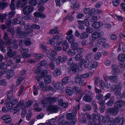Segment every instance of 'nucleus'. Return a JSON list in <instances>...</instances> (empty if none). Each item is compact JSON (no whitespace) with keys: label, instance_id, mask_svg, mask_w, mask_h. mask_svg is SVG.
Segmentation results:
<instances>
[{"label":"nucleus","instance_id":"nucleus-1","mask_svg":"<svg viewBox=\"0 0 125 125\" xmlns=\"http://www.w3.org/2000/svg\"><path fill=\"white\" fill-rule=\"evenodd\" d=\"M33 102L31 100H29L27 102L21 100L20 101L17 105L13 108V110L15 112L19 111L21 109L22 110H26L32 104Z\"/></svg>","mask_w":125,"mask_h":125},{"label":"nucleus","instance_id":"nucleus-2","mask_svg":"<svg viewBox=\"0 0 125 125\" xmlns=\"http://www.w3.org/2000/svg\"><path fill=\"white\" fill-rule=\"evenodd\" d=\"M57 54L56 51L50 49L48 50L46 55L50 59V60L52 62L54 61L56 59V63L58 65L60 64V62H61V57L59 56L56 59V57L55 55H56Z\"/></svg>","mask_w":125,"mask_h":125},{"label":"nucleus","instance_id":"nucleus-3","mask_svg":"<svg viewBox=\"0 0 125 125\" xmlns=\"http://www.w3.org/2000/svg\"><path fill=\"white\" fill-rule=\"evenodd\" d=\"M122 85L120 84H113L112 86L111 90V91H114L115 95H120V91L122 88Z\"/></svg>","mask_w":125,"mask_h":125},{"label":"nucleus","instance_id":"nucleus-4","mask_svg":"<svg viewBox=\"0 0 125 125\" xmlns=\"http://www.w3.org/2000/svg\"><path fill=\"white\" fill-rule=\"evenodd\" d=\"M79 71L78 67L77 65L75 64H73L70 68L68 69V72L70 74L73 73L75 74H77Z\"/></svg>","mask_w":125,"mask_h":125},{"label":"nucleus","instance_id":"nucleus-5","mask_svg":"<svg viewBox=\"0 0 125 125\" xmlns=\"http://www.w3.org/2000/svg\"><path fill=\"white\" fill-rule=\"evenodd\" d=\"M34 10V8L32 6H28L25 7L23 11L24 14L27 15L31 13Z\"/></svg>","mask_w":125,"mask_h":125},{"label":"nucleus","instance_id":"nucleus-6","mask_svg":"<svg viewBox=\"0 0 125 125\" xmlns=\"http://www.w3.org/2000/svg\"><path fill=\"white\" fill-rule=\"evenodd\" d=\"M113 120L110 118L109 115H105L102 119L103 122L104 124L107 123L108 125H112L113 123Z\"/></svg>","mask_w":125,"mask_h":125},{"label":"nucleus","instance_id":"nucleus-7","mask_svg":"<svg viewBox=\"0 0 125 125\" xmlns=\"http://www.w3.org/2000/svg\"><path fill=\"white\" fill-rule=\"evenodd\" d=\"M20 50L21 53L23 57L24 58H27L31 56L30 54H27L28 51L27 49H24L21 47L20 49Z\"/></svg>","mask_w":125,"mask_h":125},{"label":"nucleus","instance_id":"nucleus-8","mask_svg":"<svg viewBox=\"0 0 125 125\" xmlns=\"http://www.w3.org/2000/svg\"><path fill=\"white\" fill-rule=\"evenodd\" d=\"M106 111L108 113L111 114L113 115H115L118 113L119 110L117 108L115 107L114 106V108H110L107 109H106Z\"/></svg>","mask_w":125,"mask_h":125},{"label":"nucleus","instance_id":"nucleus-9","mask_svg":"<svg viewBox=\"0 0 125 125\" xmlns=\"http://www.w3.org/2000/svg\"><path fill=\"white\" fill-rule=\"evenodd\" d=\"M125 105V102L123 101H118L115 102V106L119 110L121 108L124 107Z\"/></svg>","mask_w":125,"mask_h":125},{"label":"nucleus","instance_id":"nucleus-10","mask_svg":"<svg viewBox=\"0 0 125 125\" xmlns=\"http://www.w3.org/2000/svg\"><path fill=\"white\" fill-rule=\"evenodd\" d=\"M58 106L54 105L49 106L47 108V110L52 113H56L58 112Z\"/></svg>","mask_w":125,"mask_h":125},{"label":"nucleus","instance_id":"nucleus-11","mask_svg":"<svg viewBox=\"0 0 125 125\" xmlns=\"http://www.w3.org/2000/svg\"><path fill=\"white\" fill-rule=\"evenodd\" d=\"M124 120V119L123 117L117 116L115 118L114 120L115 123L118 124V125H122Z\"/></svg>","mask_w":125,"mask_h":125},{"label":"nucleus","instance_id":"nucleus-12","mask_svg":"<svg viewBox=\"0 0 125 125\" xmlns=\"http://www.w3.org/2000/svg\"><path fill=\"white\" fill-rule=\"evenodd\" d=\"M2 119L3 120L4 123H9L11 121L10 116L9 115H4L2 116Z\"/></svg>","mask_w":125,"mask_h":125},{"label":"nucleus","instance_id":"nucleus-13","mask_svg":"<svg viewBox=\"0 0 125 125\" xmlns=\"http://www.w3.org/2000/svg\"><path fill=\"white\" fill-rule=\"evenodd\" d=\"M16 35L18 38H24L27 36L28 34L27 33H25V31H21L17 32Z\"/></svg>","mask_w":125,"mask_h":125},{"label":"nucleus","instance_id":"nucleus-14","mask_svg":"<svg viewBox=\"0 0 125 125\" xmlns=\"http://www.w3.org/2000/svg\"><path fill=\"white\" fill-rule=\"evenodd\" d=\"M41 104H43L45 108L46 107L50 104L49 97H46L43 98L41 101Z\"/></svg>","mask_w":125,"mask_h":125},{"label":"nucleus","instance_id":"nucleus-15","mask_svg":"<svg viewBox=\"0 0 125 125\" xmlns=\"http://www.w3.org/2000/svg\"><path fill=\"white\" fill-rule=\"evenodd\" d=\"M33 57H35V59L37 61H39L42 59L44 56L43 54H37V53H34L32 54Z\"/></svg>","mask_w":125,"mask_h":125},{"label":"nucleus","instance_id":"nucleus-16","mask_svg":"<svg viewBox=\"0 0 125 125\" xmlns=\"http://www.w3.org/2000/svg\"><path fill=\"white\" fill-rule=\"evenodd\" d=\"M118 60L121 62L125 61V54L122 53L119 54L117 57Z\"/></svg>","mask_w":125,"mask_h":125},{"label":"nucleus","instance_id":"nucleus-17","mask_svg":"<svg viewBox=\"0 0 125 125\" xmlns=\"http://www.w3.org/2000/svg\"><path fill=\"white\" fill-rule=\"evenodd\" d=\"M112 70L114 73L118 74L119 72V70L118 66L115 64L112 65Z\"/></svg>","mask_w":125,"mask_h":125},{"label":"nucleus","instance_id":"nucleus-18","mask_svg":"<svg viewBox=\"0 0 125 125\" xmlns=\"http://www.w3.org/2000/svg\"><path fill=\"white\" fill-rule=\"evenodd\" d=\"M118 79V77L115 76H109L108 78V79L111 82L113 83H117Z\"/></svg>","mask_w":125,"mask_h":125},{"label":"nucleus","instance_id":"nucleus-19","mask_svg":"<svg viewBox=\"0 0 125 125\" xmlns=\"http://www.w3.org/2000/svg\"><path fill=\"white\" fill-rule=\"evenodd\" d=\"M24 27L25 31V32L27 34L28 33H31L33 32V30L31 28L30 25H24Z\"/></svg>","mask_w":125,"mask_h":125},{"label":"nucleus","instance_id":"nucleus-20","mask_svg":"<svg viewBox=\"0 0 125 125\" xmlns=\"http://www.w3.org/2000/svg\"><path fill=\"white\" fill-rule=\"evenodd\" d=\"M62 72L61 70L58 69H55L53 73V75L56 77L59 76L61 74Z\"/></svg>","mask_w":125,"mask_h":125},{"label":"nucleus","instance_id":"nucleus-21","mask_svg":"<svg viewBox=\"0 0 125 125\" xmlns=\"http://www.w3.org/2000/svg\"><path fill=\"white\" fill-rule=\"evenodd\" d=\"M71 3L70 4L71 7L74 9L77 8L78 7V4L77 1L75 0H71Z\"/></svg>","mask_w":125,"mask_h":125},{"label":"nucleus","instance_id":"nucleus-22","mask_svg":"<svg viewBox=\"0 0 125 125\" xmlns=\"http://www.w3.org/2000/svg\"><path fill=\"white\" fill-rule=\"evenodd\" d=\"M100 114L99 113H96V114H93L92 115V120L94 123L96 122L97 120L100 117Z\"/></svg>","mask_w":125,"mask_h":125},{"label":"nucleus","instance_id":"nucleus-23","mask_svg":"<svg viewBox=\"0 0 125 125\" xmlns=\"http://www.w3.org/2000/svg\"><path fill=\"white\" fill-rule=\"evenodd\" d=\"M59 32L57 30V27L55 26L52 28V29L49 31V34H58L59 33Z\"/></svg>","mask_w":125,"mask_h":125},{"label":"nucleus","instance_id":"nucleus-24","mask_svg":"<svg viewBox=\"0 0 125 125\" xmlns=\"http://www.w3.org/2000/svg\"><path fill=\"white\" fill-rule=\"evenodd\" d=\"M83 99L84 101L87 102H90L92 101L93 99L90 96L85 94L83 97Z\"/></svg>","mask_w":125,"mask_h":125},{"label":"nucleus","instance_id":"nucleus-25","mask_svg":"<svg viewBox=\"0 0 125 125\" xmlns=\"http://www.w3.org/2000/svg\"><path fill=\"white\" fill-rule=\"evenodd\" d=\"M115 98L114 96H112L109 100L106 103V105L109 106L112 105L115 102Z\"/></svg>","mask_w":125,"mask_h":125},{"label":"nucleus","instance_id":"nucleus-26","mask_svg":"<svg viewBox=\"0 0 125 125\" xmlns=\"http://www.w3.org/2000/svg\"><path fill=\"white\" fill-rule=\"evenodd\" d=\"M98 65L97 62L95 61H92L90 64V67L89 68L90 70H91L92 68H96Z\"/></svg>","mask_w":125,"mask_h":125},{"label":"nucleus","instance_id":"nucleus-27","mask_svg":"<svg viewBox=\"0 0 125 125\" xmlns=\"http://www.w3.org/2000/svg\"><path fill=\"white\" fill-rule=\"evenodd\" d=\"M52 77L50 75H48L44 78V81L46 84H49L51 82Z\"/></svg>","mask_w":125,"mask_h":125},{"label":"nucleus","instance_id":"nucleus-28","mask_svg":"<svg viewBox=\"0 0 125 125\" xmlns=\"http://www.w3.org/2000/svg\"><path fill=\"white\" fill-rule=\"evenodd\" d=\"M75 116L76 115L73 113H69L67 114L66 117L68 120H73V121L74 119H75Z\"/></svg>","mask_w":125,"mask_h":125},{"label":"nucleus","instance_id":"nucleus-29","mask_svg":"<svg viewBox=\"0 0 125 125\" xmlns=\"http://www.w3.org/2000/svg\"><path fill=\"white\" fill-rule=\"evenodd\" d=\"M92 25L95 28H98L102 25L103 23L101 22H96L93 23Z\"/></svg>","mask_w":125,"mask_h":125},{"label":"nucleus","instance_id":"nucleus-30","mask_svg":"<svg viewBox=\"0 0 125 125\" xmlns=\"http://www.w3.org/2000/svg\"><path fill=\"white\" fill-rule=\"evenodd\" d=\"M5 66V64L4 63H1L0 64V69L1 71V72L2 74H4L6 71V69L4 67Z\"/></svg>","mask_w":125,"mask_h":125},{"label":"nucleus","instance_id":"nucleus-31","mask_svg":"<svg viewBox=\"0 0 125 125\" xmlns=\"http://www.w3.org/2000/svg\"><path fill=\"white\" fill-rule=\"evenodd\" d=\"M77 121L76 119H74L73 121L70 123L68 121L65 122L63 123L62 124L60 125H74L75 123Z\"/></svg>","mask_w":125,"mask_h":125},{"label":"nucleus","instance_id":"nucleus-32","mask_svg":"<svg viewBox=\"0 0 125 125\" xmlns=\"http://www.w3.org/2000/svg\"><path fill=\"white\" fill-rule=\"evenodd\" d=\"M14 72L12 70H9L7 72L6 76L8 78H10L13 75Z\"/></svg>","mask_w":125,"mask_h":125},{"label":"nucleus","instance_id":"nucleus-33","mask_svg":"<svg viewBox=\"0 0 125 125\" xmlns=\"http://www.w3.org/2000/svg\"><path fill=\"white\" fill-rule=\"evenodd\" d=\"M100 34L97 32H94L92 33V36L93 38L96 39L100 37Z\"/></svg>","mask_w":125,"mask_h":125},{"label":"nucleus","instance_id":"nucleus-34","mask_svg":"<svg viewBox=\"0 0 125 125\" xmlns=\"http://www.w3.org/2000/svg\"><path fill=\"white\" fill-rule=\"evenodd\" d=\"M74 93L77 94L81 92L82 90L79 88L76 87H74L72 89Z\"/></svg>","mask_w":125,"mask_h":125},{"label":"nucleus","instance_id":"nucleus-35","mask_svg":"<svg viewBox=\"0 0 125 125\" xmlns=\"http://www.w3.org/2000/svg\"><path fill=\"white\" fill-rule=\"evenodd\" d=\"M62 87L63 86L60 82H58L54 84V87L57 89H61Z\"/></svg>","mask_w":125,"mask_h":125},{"label":"nucleus","instance_id":"nucleus-36","mask_svg":"<svg viewBox=\"0 0 125 125\" xmlns=\"http://www.w3.org/2000/svg\"><path fill=\"white\" fill-rule=\"evenodd\" d=\"M9 5L8 3L0 2V8L1 9L3 10L6 7L8 6Z\"/></svg>","mask_w":125,"mask_h":125},{"label":"nucleus","instance_id":"nucleus-37","mask_svg":"<svg viewBox=\"0 0 125 125\" xmlns=\"http://www.w3.org/2000/svg\"><path fill=\"white\" fill-rule=\"evenodd\" d=\"M71 44V47L73 49L77 50L79 47V45L77 42H74Z\"/></svg>","mask_w":125,"mask_h":125},{"label":"nucleus","instance_id":"nucleus-38","mask_svg":"<svg viewBox=\"0 0 125 125\" xmlns=\"http://www.w3.org/2000/svg\"><path fill=\"white\" fill-rule=\"evenodd\" d=\"M89 34L86 32H84L81 33L80 35V38L81 39H83L87 38Z\"/></svg>","mask_w":125,"mask_h":125},{"label":"nucleus","instance_id":"nucleus-39","mask_svg":"<svg viewBox=\"0 0 125 125\" xmlns=\"http://www.w3.org/2000/svg\"><path fill=\"white\" fill-rule=\"evenodd\" d=\"M38 1L36 0H30L29 4L30 6H35L38 4Z\"/></svg>","mask_w":125,"mask_h":125},{"label":"nucleus","instance_id":"nucleus-40","mask_svg":"<svg viewBox=\"0 0 125 125\" xmlns=\"http://www.w3.org/2000/svg\"><path fill=\"white\" fill-rule=\"evenodd\" d=\"M106 40L105 38H101L97 40V42L100 44L103 45L106 42Z\"/></svg>","mask_w":125,"mask_h":125},{"label":"nucleus","instance_id":"nucleus-41","mask_svg":"<svg viewBox=\"0 0 125 125\" xmlns=\"http://www.w3.org/2000/svg\"><path fill=\"white\" fill-rule=\"evenodd\" d=\"M99 87L101 89H103L105 88V84L103 80H101L99 81Z\"/></svg>","mask_w":125,"mask_h":125},{"label":"nucleus","instance_id":"nucleus-42","mask_svg":"<svg viewBox=\"0 0 125 125\" xmlns=\"http://www.w3.org/2000/svg\"><path fill=\"white\" fill-rule=\"evenodd\" d=\"M8 14L7 13H5L4 14H1L0 15V18L1 21L2 22H4V19H5L8 16Z\"/></svg>","mask_w":125,"mask_h":125},{"label":"nucleus","instance_id":"nucleus-43","mask_svg":"<svg viewBox=\"0 0 125 125\" xmlns=\"http://www.w3.org/2000/svg\"><path fill=\"white\" fill-rule=\"evenodd\" d=\"M24 42L25 44L27 46L30 45L31 43L30 39L29 38H25L24 41Z\"/></svg>","mask_w":125,"mask_h":125},{"label":"nucleus","instance_id":"nucleus-44","mask_svg":"<svg viewBox=\"0 0 125 125\" xmlns=\"http://www.w3.org/2000/svg\"><path fill=\"white\" fill-rule=\"evenodd\" d=\"M67 52L68 54L71 56H73L76 54L75 51L73 49L68 50L67 51Z\"/></svg>","mask_w":125,"mask_h":125},{"label":"nucleus","instance_id":"nucleus-45","mask_svg":"<svg viewBox=\"0 0 125 125\" xmlns=\"http://www.w3.org/2000/svg\"><path fill=\"white\" fill-rule=\"evenodd\" d=\"M89 62L88 59H86L84 61L83 65L84 67L85 68H88L89 66Z\"/></svg>","mask_w":125,"mask_h":125},{"label":"nucleus","instance_id":"nucleus-46","mask_svg":"<svg viewBox=\"0 0 125 125\" xmlns=\"http://www.w3.org/2000/svg\"><path fill=\"white\" fill-rule=\"evenodd\" d=\"M82 54H77L75 56V59L76 61H79L82 59Z\"/></svg>","mask_w":125,"mask_h":125},{"label":"nucleus","instance_id":"nucleus-47","mask_svg":"<svg viewBox=\"0 0 125 125\" xmlns=\"http://www.w3.org/2000/svg\"><path fill=\"white\" fill-rule=\"evenodd\" d=\"M17 54V53L15 51H13L8 53V56L10 58L14 56H15Z\"/></svg>","mask_w":125,"mask_h":125},{"label":"nucleus","instance_id":"nucleus-48","mask_svg":"<svg viewBox=\"0 0 125 125\" xmlns=\"http://www.w3.org/2000/svg\"><path fill=\"white\" fill-rule=\"evenodd\" d=\"M88 19L87 17H85L84 20L83 21V24H84L85 26L87 27L89 26L90 24V23L88 20Z\"/></svg>","mask_w":125,"mask_h":125},{"label":"nucleus","instance_id":"nucleus-49","mask_svg":"<svg viewBox=\"0 0 125 125\" xmlns=\"http://www.w3.org/2000/svg\"><path fill=\"white\" fill-rule=\"evenodd\" d=\"M49 97L50 104L55 102L58 100V99L57 98L52 97Z\"/></svg>","mask_w":125,"mask_h":125},{"label":"nucleus","instance_id":"nucleus-50","mask_svg":"<svg viewBox=\"0 0 125 125\" xmlns=\"http://www.w3.org/2000/svg\"><path fill=\"white\" fill-rule=\"evenodd\" d=\"M39 64L42 66H45L46 68H47L48 65L47 62L46 61L42 60L41 61Z\"/></svg>","mask_w":125,"mask_h":125},{"label":"nucleus","instance_id":"nucleus-51","mask_svg":"<svg viewBox=\"0 0 125 125\" xmlns=\"http://www.w3.org/2000/svg\"><path fill=\"white\" fill-rule=\"evenodd\" d=\"M66 39L71 44L74 42V39L73 36L70 37H67Z\"/></svg>","mask_w":125,"mask_h":125},{"label":"nucleus","instance_id":"nucleus-52","mask_svg":"<svg viewBox=\"0 0 125 125\" xmlns=\"http://www.w3.org/2000/svg\"><path fill=\"white\" fill-rule=\"evenodd\" d=\"M66 94L68 96H71L72 94L71 89L70 87H68L66 90Z\"/></svg>","mask_w":125,"mask_h":125},{"label":"nucleus","instance_id":"nucleus-53","mask_svg":"<svg viewBox=\"0 0 125 125\" xmlns=\"http://www.w3.org/2000/svg\"><path fill=\"white\" fill-rule=\"evenodd\" d=\"M92 104L93 106L94 111L95 112H97L98 111V109L96 104L95 101H92Z\"/></svg>","mask_w":125,"mask_h":125},{"label":"nucleus","instance_id":"nucleus-54","mask_svg":"<svg viewBox=\"0 0 125 125\" xmlns=\"http://www.w3.org/2000/svg\"><path fill=\"white\" fill-rule=\"evenodd\" d=\"M101 56V54L100 52H97L94 55V58L96 60H99Z\"/></svg>","mask_w":125,"mask_h":125},{"label":"nucleus","instance_id":"nucleus-55","mask_svg":"<svg viewBox=\"0 0 125 125\" xmlns=\"http://www.w3.org/2000/svg\"><path fill=\"white\" fill-rule=\"evenodd\" d=\"M93 38H90V42L89 43V45L90 46V47H88L89 49H92L93 47V43L94 42V40Z\"/></svg>","mask_w":125,"mask_h":125},{"label":"nucleus","instance_id":"nucleus-56","mask_svg":"<svg viewBox=\"0 0 125 125\" xmlns=\"http://www.w3.org/2000/svg\"><path fill=\"white\" fill-rule=\"evenodd\" d=\"M82 79L81 75H76L75 78V81L76 83L78 84V82L80 80Z\"/></svg>","mask_w":125,"mask_h":125},{"label":"nucleus","instance_id":"nucleus-57","mask_svg":"<svg viewBox=\"0 0 125 125\" xmlns=\"http://www.w3.org/2000/svg\"><path fill=\"white\" fill-rule=\"evenodd\" d=\"M24 79V78L23 77H20L19 78L17 79L16 82L17 85H19L21 84Z\"/></svg>","mask_w":125,"mask_h":125},{"label":"nucleus","instance_id":"nucleus-58","mask_svg":"<svg viewBox=\"0 0 125 125\" xmlns=\"http://www.w3.org/2000/svg\"><path fill=\"white\" fill-rule=\"evenodd\" d=\"M120 0H113V4L114 6H118L120 2Z\"/></svg>","mask_w":125,"mask_h":125},{"label":"nucleus","instance_id":"nucleus-59","mask_svg":"<svg viewBox=\"0 0 125 125\" xmlns=\"http://www.w3.org/2000/svg\"><path fill=\"white\" fill-rule=\"evenodd\" d=\"M47 44H51L52 45H54L55 42L52 38L49 39L47 43Z\"/></svg>","mask_w":125,"mask_h":125},{"label":"nucleus","instance_id":"nucleus-60","mask_svg":"<svg viewBox=\"0 0 125 125\" xmlns=\"http://www.w3.org/2000/svg\"><path fill=\"white\" fill-rule=\"evenodd\" d=\"M69 80V78L68 77H65L63 78L62 80V83L64 84H65L68 82Z\"/></svg>","mask_w":125,"mask_h":125},{"label":"nucleus","instance_id":"nucleus-61","mask_svg":"<svg viewBox=\"0 0 125 125\" xmlns=\"http://www.w3.org/2000/svg\"><path fill=\"white\" fill-rule=\"evenodd\" d=\"M67 59L68 58L65 55H63L62 57H61V63H64L67 61Z\"/></svg>","mask_w":125,"mask_h":125},{"label":"nucleus","instance_id":"nucleus-62","mask_svg":"<svg viewBox=\"0 0 125 125\" xmlns=\"http://www.w3.org/2000/svg\"><path fill=\"white\" fill-rule=\"evenodd\" d=\"M42 69L40 66L37 68L35 71V73L37 74H39L42 71Z\"/></svg>","mask_w":125,"mask_h":125},{"label":"nucleus","instance_id":"nucleus-63","mask_svg":"<svg viewBox=\"0 0 125 125\" xmlns=\"http://www.w3.org/2000/svg\"><path fill=\"white\" fill-rule=\"evenodd\" d=\"M104 63L106 66H109L111 64V62L109 60L106 59L104 60Z\"/></svg>","mask_w":125,"mask_h":125},{"label":"nucleus","instance_id":"nucleus-64","mask_svg":"<svg viewBox=\"0 0 125 125\" xmlns=\"http://www.w3.org/2000/svg\"><path fill=\"white\" fill-rule=\"evenodd\" d=\"M62 45L66 47L67 48H69V46L68 45L67 42L66 40H64L62 42Z\"/></svg>","mask_w":125,"mask_h":125}]
</instances>
